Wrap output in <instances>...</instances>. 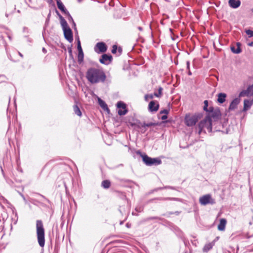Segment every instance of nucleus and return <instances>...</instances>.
Wrapping results in <instances>:
<instances>
[{
    "mask_svg": "<svg viewBox=\"0 0 253 253\" xmlns=\"http://www.w3.org/2000/svg\"><path fill=\"white\" fill-rule=\"evenodd\" d=\"M85 77L88 82L91 84L102 83L106 79V76L104 71L94 67H91L87 70Z\"/></svg>",
    "mask_w": 253,
    "mask_h": 253,
    "instance_id": "nucleus-1",
    "label": "nucleus"
},
{
    "mask_svg": "<svg viewBox=\"0 0 253 253\" xmlns=\"http://www.w3.org/2000/svg\"><path fill=\"white\" fill-rule=\"evenodd\" d=\"M215 124L212 122V120L210 119L209 116H206L205 118L200 121L198 124V133L201 134L202 132L206 133L211 132L213 129V131H220V127L217 126H215Z\"/></svg>",
    "mask_w": 253,
    "mask_h": 253,
    "instance_id": "nucleus-2",
    "label": "nucleus"
},
{
    "mask_svg": "<svg viewBox=\"0 0 253 253\" xmlns=\"http://www.w3.org/2000/svg\"><path fill=\"white\" fill-rule=\"evenodd\" d=\"M36 232L38 243L41 247H43L45 244V233L43 223L41 220L36 221Z\"/></svg>",
    "mask_w": 253,
    "mask_h": 253,
    "instance_id": "nucleus-3",
    "label": "nucleus"
},
{
    "mask_svg": "<svg viewBox=\"0 0 253 253\" xmlns=\"http://www.w3.org/2000/svg\"><path fill=\"white\" fill-rule=\"evenodd\" d=\"M206 116H209L210 120L213 119V123L217 125L218 127H221V123L219 120L221 117V113L219 108L210 106V111L206 114Z\"/></svg>",
    "mask_w": 253,
    "mask_h": 253,
    "instance_id": "nucleus-4",
    "label": "nucleus"
},
{
    "mask_svg": "<svg viewBox=\"0 0 253 253\" xmlns=\"http://www.w3.org/2000/svg\"><path fill=\"white\" fill-rule=\"evenodd\" d=\"M203 117V113H196L192 115L187 114L185 117V123L188 126H192Z\"/></svg>",
    "mask_w": 253,
    "mask_h": 253,
    "instance_id": "nucleus-5",
    "label": "nucleus"
},
{
    "mask_svg": "<svg viewBox=\"0 0 253 253\" xmlns=\"http://www.w3.org/2000/svg\"><path fill=\"white\" fill-rule=\"evenodd\" d=\"M199 203L202 205H206L208 204H213L215 203V201L211 198L210 194H207L201 197L199 199Z\"/></svg>",
    "mask_w": 253,
    "mask_h": 253,
    "instance_id": "nucleus-6",
    "label": "nucleus"
},
{
    "mask_svg": "<svg viewBox=\"0 0 253 253\" xmlns=\"http://www.w3.org/2000/svg\"><path fill=\"white\" fill-rule=\"evenodd\" d=\"M117 107L118 108V114L120 116L125 115L128 112L126 104L122 101H119L117 103Z\"/></svg>",
    "mask_w": 253,
    "mask_h": 253,
    "instance_id": "nucleus-7",
    "label": "nucleus"
},
{
    "mask_svg": "<svg viewBox=\"0 0 253 253\" xmlns=\"http://www.w3.org/2000/svg\"><path fill=\"white\" fill-rule=\"evenodd\" d=\"M107 47L106 44L103 42H99L94 47V51L97 53H103L106 51Z\"/></svg>",
    "mask_w": 253,
    "mask_h": 253,
    "instance_id": "nucleus-8",
    "label": "nucleus"
},
{
    "mask_svg": "<svg viewBox=\"0 0 253 253\" xmlns=\"http://www.w3.org/2000/svg\"><path fill=\"white\" fill-rule=\"evenodd\" d=\"M64 33V36L69 42H72L73 41V36L72 31L70 27L62 29Z\"/></svg>",
    "mask_w": 253,
    "mask_h": 253,
    "instance_id": "nucleus-9",
    "label": "nucleus"
},
{
    "mask_svg": "<svg viewBox=\"0 0 253 253\" xmlns=\"http://www.w3.org/2000/svg\"><path fill=\"white\" fill-rule=\"evenodd\" d=\"M136 154L142 157L143 162L146 166H151V161H152V158L148 156L145 154H142L139 150L136 152Z\"/></svg>",
    "mask_w": 253,
    "mask_h": 253,
    "instance_id": "nucleus-10",
    "label": "nucleus"
},
{
    "mask_svg": "<svg viewBox=\"0 0 253 253\" xmlns=\"http://www.w3.org/2000/svg\"><path fill=\"white\" fill-rule=\"evenodd\" d=\"M112 56L111 55L104 54L101 56V58L99 59L101 63L105 65L109 64L112 60Z\"/></svg>",
    "mask_w": 253,
    "mask_h": 253,
    "instance_id": "nucleus-11",
    "label": "nucleus"
},
{
    "mask_svg": "<svg viewBox=\"0 0 253 253\" xmlns=\"http://www.w3.org/2000/svg\"><path fill=\"white\" fill-rule=\"evenodd\" d=\"M240 102V99L239 98H235L234 99L229 105L228 111H230L234 110L236 108H237V106L239 104Z\"/></svg>",
    "mask_w": 253,
    "mask_h": 253,
    "instance_id": "nucleus-12",
    "label": "nucleus"
},
{
    "mask_svg": "<svg viewBox=\"0 0 253 253\" xmlns=\"http://www.w3.org/2000/svg\"><path fill=\"white\" fill-rule=\"evenodd\" d=\"M159 108V104L156 103L154 101H151L148 105V110L151 112H156L158 110Z\"/></svg>",
    "mask_w": 253,
    "mask_h": 253,
    "instance_id": "nucleus-13",
    "label": "nucleus"
},
{
    "mask_svg": "<svg viewBox=\"0 0 253 253\" xmlns=\"http://www.w3.org/2000/svg\"><path fill=\"white\" fill-rule=\"evenodd\" d=\"M56 12L57 14L58 15V16L59 17L60 24L61 25L62 29L69 27L68 26L67 21L63 18V17L61 14H60V13L57 10H56Z\"/></svg>",
    "mask_w": 253,
    "mask_h": 253,
    "instance_id": "nucleus-14",
    "label": "nucleus"
},
{
    "mask_svg": "<svg viewBox=\"0 0 253 253\" xmlns=\"http://www.w3.org/2000/svg\"><path fill=\"white\" fill-rule=\"evenodd\" d=\"M240 0H229L228 4L229 5L233 8H237L241 5Z\"/></svg>",
    "mask_w": 253,
    "mask_h": 253,
    "instance_id": "nucleus-15",
    "label": "nucleus"
},
{
    "mask_svg": "<svg viewBox=\"0 0 253 253\" xmlns=\"http://www.w3.org/2000/svg\"><path fill=\"white\" fill-rule=\"evenodd\" d=\"M253 104V100L245 99L244 101V111L249 110Z\"/></svg>",
    "mask_w": 253,
    "mask_h": 253,
    "instance_id": "nucleus-16",
    "label": "nucleus"
},
{
    "mask_svg": "<svg viewBox=\"0 0 253 253\" xmlns=\"http://www.w3.org/2000/svg\"><path fill=\"white\" fill-rule=\"evenodd\" d=\"M236 45L237 47L235 48V46H231V50L232 52L235 54H239L241 52L242 50L241 48V43L240 42H237Z\"/></svg>",
    "mask_w": 253,
    "mask_h": 253,
    "instance_id": "nucleus-17",
    "label": "nucleus"
},
{
    "mask_svg": "<svg viewBox=\"0 0 253 253\" xmlns=\"http://www.w3.org/2000/svg\"><path fill=\"white\" fill-rule=\"evenodd\" d=\"M154 200H161V201H167V200H170V201H180V199L178 198H171V197H167V198H164V197H158L156 198L153 199H151L150 200V201H152Z\"/></svg>",
    "mask_w": 253,
    "mask_h": 253,
    "instance_id": "nucleus-18",
    "label": "nucleus"
},
{
    "mask_svg": "<svg viewBox=\"0 0 253 253\" xmlns=\"http://www.w3.org/2000/svg\"><path fill=\"white\" fill-rule=\"evenodd\" d=\"M226 222L227 221L225 218L220 219L219 224L218 225V229L219 231H224L225 230Z\"/></svg>",
    "mask_w": 253,
    "mask_h": 253,
    "instance_id": "nucleus-19",
    "label": "nucleus"
},
{
    "mask_svg": "<svg viewBox=\"0 0 253 253\" xmlns=\"http://www.w3.org/2000/svg\"><path fill=\"white\" fill-rule=\"evenodd\" d=\"M227 95L225 93H219L217 95V102L222 104L225 101Z\"/></svg>",
    "mask_w": 253,
    "mask_h": 253,
    "instance_id": "nucleus-20",
    "label": "nucleus"
},
{
    "mask_svg": "<svg viewBox=\"0 0 253 253\" xmlns=\"http://www.w3.org/2000/svg\"><path fill=\"white\" fill-rule=\"evenodd\" d=\"M58 8L63 12H64L65 14L68 13V11L66 9L63 3L61 1V0L57 1V3Z\"/></svg>",
    "mask_w": 253,
    "mask_h": 253,
    "instance_id": "nucleus-21",
    "label": "nucleus"
},
{
    "mask_svg": "<svg viewBox=\"0 0 253 253\" xmlns=\"http://www.w3.org/2000/svg\"><path fill=\"white\" fill-rule=\"evenodd\" d=\"M98 103L104 110L109 111V109L106 103L100 98H98Z\"/></svg>",
    "mask_w": 253,
    "mask_h": 253,
    "instance_id": "nucleus-22",
    "label": "nucleus"
},
{
    "mask_svg": "<svg viewBox=\"0 0 253 253\" xmlns=\"http://www.w3.org/2000/svg\"><path fill=\"white\" fill-rule=\"evenodd\" d=\"M162 164V161L158 158H152L151 161V166H158Z\"/></svg>",
    "mask_w": 253,
    "mask_h": 253,
    "instance_id": "nucleus-23",
    "label": "nucleus"
},
{
    "mask_svg": "<svg viewBox=\"0 0 253 253\" xmlns=\"http://www.w3.org/2000/svg\"><path fill=\"white\" fill-rule=\"evenodd\" d=\"M111 182L109 180H104L101 183V186L104 189H108L110 187Z\"/></svg>",
    "mask_w": 253,
    "mask_h": 253,
    "instance_id": "nucleus-24",
    "label": "nucleus"
},
{
    "mask_svg": "<svg viewBox=\"0 0 253 253\" xmlns=\"http://www.w3.org/2000/svg\"><path fill=\"white\" fill-rule=\"evenodd\" d=\"M131 126L139 129L144 128L143 123H142L140 121L138 120L136 121L135 123L132 124Z\"/></svg>",
    "mask_w": 253,
    "mask_h": 253,
    "instance_id": "nucleus-25",
    "label": "nucleus"
},
{
    "mask_svg": "<svg viewBox=\"0 0 253 253\" xmlns=\"http://www.w3.org/2000/svg\"><path fill=\"white\" fill-rule=\"evenodd\" d=\"M249 90V88H247V89L243 90L242 91H241L239 94L238 98H240V97H244V96H250V95L249 93V92H248Z\"/></svg>",
    "mask_w": 253,
    "mask_h": 253,
    "instance_id": "nucleus-26",
    "label": "nucleus"
},
{
    "mask_svg": "<svg viewBox=\"0 0 253 253\" xmlns=\"http://www.w3.org/2000/svg\"><path fill=\"white\" fill-rule=\"evenodd\" d=\"M73 109L75 114H76L77 116L79 117H81L82 116V112L80 110V109L77 104L74 105Z\"/></svg>",
    "mask_w": 253,
    "mask_h": 253,
    "instance_id": "nucleus-27",
    "label": "nucleus"
},
{
    "mask_svg": "<svg viewBox=\"0 0 253 253\" xmlns=\"http://www.w3.org/2000/svg\"><path fill=\"white\" fill-rule=\"evenodd\" d=\"M209 101L206 100L204 101L203 110L206 112V114L210 111V107L208 108Z\"/></svg>",
    "mask_w": 253,
    "mask_h": 253,
    "instance_id": "nucleus-28",
    "label": "nucleus"
},
{
    "mask_svg": "<svg viewBox=\"0 0 253 253\" xmlns=\"http://www.w3.org/2000/svg\"><path fill=\"white\" fill-rule=\"evenodd\" d=\"M163 90V88L161 86L159 87L158 92H155L154 93V95L157 97H161L162 95Z\"/></svg>",
    "mask_w": 253,
    "mask_h": 253,
    "instance_id": "nucleus-29",
    "label": "nucleus"
},
{
    "mask_svg": "<svg viewBox=\"0 0 253 253\" xmlns=\"http://www.w3.org/2000/svg\"><path fill=\"white\" fill-rule=\"evenodd\" d=\"M84 61V52L78 53V61L79 63L81 64Z\"/></svg>",
    "mask_w": 253,
    "mask_h": 253,
    "instance_id": "nucleus-30",
    "label": "nucleus"
},
{
    "mask_svg": "<svg viewBox=\"0 0 253 253\" xmlns=\"http://www.w3.org/2000/svg\"><path fill=\"white\" fill-rule=\"evenodd\" d=\"M212 247V245L211 243H209L205 245L203 248V251L204 252H208L209 251Z\"/></svg>",
    "mask_w": 253,
    "mask_h": 253,
    "instance_id": "nucleus-31",
    "label": "nucleus"
},
{
    "mask_svg": "<svg viewBox=\"0 0 253 253\" xmlns=\"http://www.w3.org/2000/svg\"><path fill=\"white\" fill-rule=\"evenodd\" d=\"M158 123H152V122H150L148 123H143L144 128H145L146 127H150L152 126H158Z\"/></svg>",
    "mask_w": 253,
    "mask_h": 253,
    "instance_id": "nucleus-32",
    "label": "nucleus"
},
{
    "mask_svg": "<svg viewBox=\"0 0 253 253\" xmlns=\"http://www.w3.org/2000/svg\"><path fill=\"white\" fill-rule=\"evenodd\" d=\"M153 219H159V220H161V218L159 217L158 216H151V217H147V218L144 219V221L146 222V221H148L149 220H153Z\"/></svg>",
    "mask_w": 253,
    "mask_h": 253,
    "instance_id": "nucleus-33",
    "label": "nucleus"
},
{
    "mask_svg": "<svg viewBox=\"0 0 253 253\" xmlns=\"http://www.w3.org/2000/svg\"><path fill=\"white\" fill-rule=\"evenodd\" d=\"M77 49L78 50V53L83 52V49L82 48L81 44L79 38H78V43H77Z\"/></svg>",
    "mask_w": 253,
    "mask_h": 253,
    "instance_id": "nucleus-34",
    "label": "nucleus"
},
{
    "mask_svg": "<svg viewBox=\"0 0 253 253\" xmlns=\"http://www.w3.org/2000/svg\"><path fill=\"white\" fill-rule=\"evenodd\" d=\"M68 50L70 58L72 59L73 60H74V56L72 53V45L68 47Z\"/></svg>",
    "mask_w": 253,
    "mask_h": 253,
    "instance_id": "nucleus-35",
    "label": "nucleus"
},
{
    "mask_svg": "<svg viewBox=\"0 0 253 253\" xmlns=\"http://www.w3.org/2000/svg\"><path fill=\"white\" fill-rule=\"evenodd\" d=\"M154 94H148L145 95V100L148 101L149 99H152L154 97Z\"/></svg>",
    "mask_w": 253,
    "mask_h": 253,
    "instance_id": "nucleus-36",
    "label": "nucleus"
},
{
    "mask_svg": "<svg viewBox=\"0 0 253 253\" xmlns=\"http://www.w3.org/2000/svg\"><path fill=\"white\" fill-rule=\"evenodd\" d=\"M245 32L249 36V38H251V37H253V31L248 29V30H246Z\"/></svg>",
    "mask_w": 253,
    "mask_h": 253,
    "instance_id": "nucleus-37",
    "label": "nucleus"
},
{
    "mask_svg": "<svg viewBox=\"0 0 253 253\" xmlns=\"http://www.w3.org/2000/svg\"><path fill=\"white\" fill-rule=\"evenodd\" d=\"M247 88H249V90L248 91L249 93L250 96L253 95V84L251 85H249Z\"/></svg>",
    "mask_w": 253,
    "mask_h": 253,
    "instance_id": "nucleus-38",
    "label": "nucleus"
},
{
    "mask_svg": "<svg viewBox=\"0 0 253 253\" xmlns=\"http://www.w3.org/2000/svg\"><path fill=\"white\" fill-rule=\"evenodd\" d=\"M167 189L177 190L176 188L175 187H173V186H165L163 187V189Z\"/></svg>",
    "mask_w": 253,
    "mask_h": 253,
    "instance_id": "nucleus-39",
    "label": "nucleus"
},
{
    "mask_svg": "<svg viewBox=\"0 0 253 253\" xmlns=\"http://www.w3.org/2000/svg\"><path fill=\"white\" fill-rule=\"evenodd\" d=\"M161 190H163V187H158V188H155L154 189L152 190L150 192V193H153L154 192H157L158 191Z\"/></svg>",
    "mask_w": 253,
    "mask_h": 253,
    "instance_id": "nucleus-40",
    "label": "nucleus"
},
{
    "mask_svg": "<svg viewBox=\"0 0 253 253\" xmlns=\"http://www.w3.org/2000/svg\"><path fill=\"white\" fill-rule=\"evenodd\" d=\"M66 15L68 17V20L69 22H73V21H74L73 18H72V16L70 15L69 12L68 13L66 14Z\"/></svg>",
    "mask_w": 253,
    "mask_h": 253,
    "instance_id": "nucleus-41",
    "label": "nucleus"
},
{
    "mask_svg": "<svg viewBox=\"0 0 253 253\" xmlns=\"http://www.w3.org/2000/svg\"><path fill=\"white\" fill-rule=\"evenodd\" d=\"M117 50V46L116 45H114L112 47V52L113 53H116Z\"/></svg>",
    "mask_w": 253,
    "mask_h": 253,
    "instance_id": "nucleus-42",
    "label": "nucleus"
},
{
    "mask_svg": "<svg viewBox=\"0 0 253 253\" xmlns=\"http://www.w3.org/2000/svg\"><path fill=\"white\" fill-rule=\"evenodd\" d=\"M160 113L167 115L169 113V111L167 109H164L163 110L161 111Z\"/></svg>",
    "mask_w": 253,
    "mask_h": 253,
    "instance_id": "nucleus-43",
    "label": "nucleus"
},
{
    "mask_svg": "<svg viewBox=\"0 0 253 253\" xmlns=\"http://www.w3.org/2000/svg\"><path fill=\"white\" fill-rule=\"evenodd\" d=\"M38 195L40 196H41V197H42V198H43L44 199H45V200H46V201H47L48 203H50V201L48 199L46 198L44 196H43L41 194H38Z\"/></svg>",
    "mask_w": 253,
    "mask_h": 253,
    "instance_id": "nucleus-44",
    "label": "nucleus"
},
{
    "mask_svg": "<svg viewBox=\"0 0 253 253\" xmlns=\"http://www.w3.org/2000/svg\"><path fill=\"white\" fill-rule=\"evenodd\" d=\"M186 65H187V69L189 70H190V61H187L186 62Z\"/></svg>",
    "mask_w": 253,
    "mask_h": 253,
    "instance_id": "nucleus-45",
    "label": "nucleus"
},
{
    "mask_svg": "<svg viewBox=\"0 0 253 253\" xmlns=\"http://www.w3.org/2000/svg\"><path fill=\"white\" fill-rule=\"evenodd\" d=\"M167 118H168V116H167V115H165L162 116V118H161L162 120H166Z\"/></svg>",
    "mask_w": 253,
    "mask_h": 253,
    "instance_id": "nucleus-46",
    "label": "nucleus"
},
{
    "mask_svg": "<svg viewBox=\"0 0 253 253\" xmlns=\"http://www.w3.org/2000/svg\"><path fill=\"white\" fill-rule=\"evenodd\" d=\"M73 23V25L74 26V28L75 30H77V28H76V23L74 21H73V22H72Z\"/></svg>",
    "mask_w": 253,
    "mask_h": 253,
    "instance_id": "nucleus-47",
    "label": "nucleus"
},
{
    "mask_svg": "<svg viewBox=\"0 0 253 253\" xmlns=\"http://www.w3.org/2000/svg\"><path fill=\"white\" fill-rule=\"evenodd\" d=\"M141 129H142L141 132L143 133H144L146 130V127L145 128H141Z\"/></svg>",
    "mask_w": 253,
    "mask_h": 253,
    "instance_id": "nucleus-48",
    "label": "nucleus"
},
{
    "mask_svg": "<svg viewBox=\"0 0 253 253\" xmlns=\"http://www.w3.org/2000/svg\"><path fill=\"white\" fill-rule=\"evenodd\" d=\"M42 51L44 53H46L47 52V50L44 47L42 48Z\"/></svg>",
    "mask_w": 253,
    "mask_h": 253,
    "instance_id": "nucleus-49",
    "label": "nucleus"
},
{
    "mask_svg": "<svg viewBox=\"0 0 253 253\" xmlns=\"http://www.w3.org/2000/svg\"><path fill=\"white\" fill-rule=\"evenodd\" d=\"M137 28L140 31H142L143 30V28L142 27L139 26Z\"/></svg>",
    "mask_w": 253,
    "mask_h": 253,
    "instance_id": "nucleus-50",
    "label": "nucleus"
},
{
    "mask_svg": "<svg viewBox=\"0 0 253 253\" xmlns=\"http://www.w3.org/2000/svg\"><path fill=\"white\" fill-rule=\"evenodd\" d=\"M180 213V211H176L174 212V213L176 214V215H178L179 213Z\"/></svg>",
    "mask_w": 253,
    "mask_h": 253,
    "instance_id": "nucleus-51",
    "label": "nucleus"
},
{
    "mask_svg": "<svg viewBox=\"0 0 253 253\" xmlns=\"http://www.w3.org/2000/svg\"><path fill=\"white\" fill-rule=\"evenodd\" d=\"M188 75H189V76L192 75V73H191V72L190 71V70H188Z\"/></svg>",
    "mask_w": 253,
    "mask_h": 253,
    "instance_id": "nucleus-52",
    "label": "nucleus"
},
{
    "mask_svg": "<svg viewBox=\"0 0 253 253\" xmlns=\"http://www.w3.org/2000/svg\"><path fill=\"white\" fill-rule=\"evenodd\" d=\"M1 78L5 79V76L4 75H0V79Z\"/></svg>",
    "mask_w": 253,
    "mask_h": 253,
    "instance_id": "nucleus-53",
    "label": "nucleus"
},
{
    "mask_svg": "<svg viewBox=\"0 0 253 253\" xmlns=\"http://www.w3.org/2000/svg\"><path fill=\"white\" fill-rule=\"evenodd\" d=\"M19 55L21 57H23V55L22 53H21L20 52H18Z\"/></svg>",
    "mask_w": 253,
    "mask_h": 253,
    "instance_id": "nucleus-54",
    "label": "nucleus"
},
{
    "mask_svg": "<svg viewBox=\"0 0 253 253\" xmlns=\"http://www.w3.org/2000/svg\"><path fill=\"white\" fill-rule=\"evenodd\" d=\"M3 39V37L1 35V34L0 33V40H2Z\"/></svg>",
    "mask_w": 253,
    "mask_h": 253,
    "instance_id": "nucleus-55",
    "label": "nucleus"
},
{
    "mask_svg": "<svg viewBox=\"0 0 253 253\" xmlns=\"http://www.w3.org/2000/svg\"><path fill=\"white\" fill-rule=\"evenodd\" d=\"M8 39H9L10 41L11 40L12 38H11V37L10 36L8 35Z\"/></svg>",
    "mask_w": 253,
    "mask_h": 253,
    "instance_id": "nucleus-56",
    "label": "nucleus"
},
{
    "mask_svg": "<svg viewBox=\"0 0 253 253\" xmlns=\"http://www.w3.org/2000/svg\"><path fill=\"white\" fill-rule=\"evenodd\" d=\"M169 30L170 32H171V33H172V29H171V28H169Z\"/></svg>",
    "mask_w": 253,
    "mask_h": 253,
    "instance_id": "nucleus-57",
    "label": "nucleus"
},
{
    "mask_svg": "<svg viewBox=\"0 0 253 253\" xmlns=\"http://www.w3.org/2000/svg\"><path fill=\"white\" fill-rule=\"evenodd\" d=\"M126 227H128H128H129V225H128V223H127V224H126Z\"/></svg>",
    "mask_w": 253,
    "mask_h": 253,
    "instance_id": "nucleus-58",
    "label": "nucleus"
},
{
    "mask_svg": "<svg viewBox=\"0 0 253 253\" xmlns=\"http://www.w3.org/2000/svg\"><path fill=\"white\" fill-rule=\"evenodd\" d=\"M22 197H23V200H25V197H24V196L22 195Z\"/></svg>",
    "mask_w": 253,
    "mask_h": 253,
    "instance_id": "nucleus-59",
    "label": "nucleus"
},
{
    "mask_svg": "<svg viewBox=\"0 0 253 253\" xmlns=\"http://www.w3.org/2000/svg\"><path fill=\"white\" fill-rule=\"evenodd\" d=\"M40 203V204H41L42 206H44V204H43L42 203Z\"/></svg>",
    "mask_w": 253,
    "mask_h": 253,
    "instance_id": "nucleus-60",
    "label": "nucleus"
},
{
    "mask_svg": "<svg viewBox=\"0 0 253 253\" xmlns=\"http://www.w3.org/2000/svg\"><path fill=\"white\" fill-rule=\"evenodd\" d=\"M184 253H188V251H185Z\"/></svg>",
    "mask_w": 253,
    "mask_h": 253,
    "instance_id": "nucleus-61",
    "label": "nucleus"
},
{
    "mask_svg": "<svg viewBox=\"0 0 253 253\" xmlns=\"http://www.w3.org/2000/svg\"><path fill=\"white\" fill-rule=\"evenodd\" d=\"M123 224V221H121V222H120V224Z\"/></svg>",
    "mask_w": 253,
    "mask_h": 253,
    "instance_id": "nucleus-62",
    "label": "nucleus"
},
{
    "mask_svg": "<svg viewBox=\"0 0 253 253\" xmlns=\"http://www.w3.org/2000/svg\"><path fill=\"white\" fill-rule=\"evenodd\" d=\"M50 13L48 14V18L49 17H50Z\"/></svg>",
    "mask_w": 253,
    "mask_h": 253,
    "instance_id": "nucleus-63",
    "label": "nucleus"
}]
</instances>
